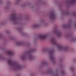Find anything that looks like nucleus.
I'll return each instance as SVG.
<instances>
[{
  "label": "nucleus",
  "instance_id": "nucleus-9",
  "mask_svg": "<svg viewBox=\"0 0 76 76\" xmlns=\"http://www.w3.org/2000/svg\"><path fill=\"white\" fill-rule=\"evenodd\" d=\"M76 3V0H69L67 4H75Z\"/></svg>",
  "mask_w": 76,
  "mask_h": 76
},
{
  "label": "nucleus",
  "instance_id": "nucleus-24",
  "mask_svg": "<svg viewBox=\"0 0 76 76\" xmlns=\"http://www.w3.org/2000/svg\"><path fill=\"white\" fill-rule=\"evenodd\" d=\"M19 31H21V29L20 28H19L18 29Z\"/></svg>",
  "mask_w": 76,
  "mask_h": 76
},
{
  "label": "nucleus",
  "instance_id": "nucleus-12",
  "mask_svg": "<svg viewBox=\"0 0 76 76\" xmlns=\"http://www.w3.org/2000/svg\"><path fill=\"white\" fill-rule=\"evenodd\" d=\"M71 25H72V23H69L66 25L64 24L63 25L62 27L64 28H67V27H69V26H70Z\"/></svg>",
  "mask_w": 76,
  "mask_h": 76
},
{
  "label": "nucleus",
  "instance_id": "nucleus-28",
  "mask_svg": "<svg viewBox=\"0 0 76 76\" xmlns=\"http://www.w3.org/2000/svg\"><path fill=\"white\" fill-rule=\"evenodd\" d=\"M43 20H42L41 21V23H43Z\"/></svg>",
  "mask_w": 76,
  "mask_h": 76
},
{
  "label": "nucleus",
  "instance_id": "nucleus-11",
  "mask_svg": "<svg viewBox=\"0 0 76 76\" xmlns=\"http://www.w3.org/2000/svg\"><path fill=\"white\" fill-rule=\"evenodd\" d=\"M16 44L17 45L21 46V45H23L24 44V43L22 41H20L17 42L16 43Z\"/></svg>",
  "mask_w": 76,
  "mask_h": 76
},
{
  "label": "nucleus",
  "instance_id": "nucleus-26",
  "mask_svg": "<svg viewBox=\"0 0 76 76\" xmlns=\"http://www.w3.org/2000/svg\"><path fill=\"white\" fill-rule=\"evenodd\" d=\"M73 61L74 62H76V59H74L73 60Z\"/></svg>",
  "mask_w": 76,
  "mask_h": 76
},
{
  "label": "nucleus",
  "instance_id": "nucleus-3",
  "mask_svg": "<svg viewBox=\"0 0 76 76\" xmlns=\"http://www.w3.org/2000/svg\"><path fill=\"white\" fill-rule=\"evenodd\" d=\"M20 18L17 16V14L14 13L12 14V16L9 17V20L13 24H16L17 23L18 20H19Z\"/></svg>",
  "mask_w": 76,
  "mask_h": 76
},
{
  "label": "nucleus",
  "instance_id": "nucleus-22",
  "mask_svg": "<svg viewBox=\"0 0 76 76\" xmlns=\"http://www.w3.org/2000/svg\"><path fill=\"white\" fill-rule=\"evenodd\" d=\"M3 37V35L2 34H0V38H1Z\"/></svg>",
  "mask_w": 76,
  "mask_h": 76
},
{
  "label": "nucleus",
  "instance_id": "nucleus-18",
  "mask_svg": "<svg viewBox=\"0 0 76 76\" xmlns=\"http://www.w3.org/2000/svg\"><path fill=\"white\" fill-rule=\"evenodd\" d=\"M19 1H20V0H17L15 2V4H18V3Z\"/></svg>",
  "mask_w": 76,
  "mask_h": 76
},
{
  "label": "nucleus",
  "instance_id": "nucleus-21",
  "mask_svg": "<svg viewBox=\"0 0 76 76\" xmlns=\"http://www.w3.org/2000/svg\"><path fill=\"white\" fill-rule=\"evenodd\" d=\"M76 40V39H72V41H75Z\"/></svg>",
  "mask_w": 76,
  "mask_h": 76
},
{
  "label": "nucleus",
  "instance_id": "nucleus-20",
  "mask_svg": "<svg viewBox=\"0 0 76 76\" xmlns=\"http://www.w3.org/2000/svg\"><path fill=\"white\" fill-rule=\"evenodd\" d=\"M69 14V12H66L64 13V15H68Z\"/></svg>",
  "mask_w": 76,
  "mask_h": 76
},
{
  "label": "nucleus",
  "instance_id": "nucleus-13",
  "mask_svg": "<svg viewBox=\"0 0 76 76\" xmlns=\"http://www.w3.org/2000/svg\"><path fill=\"white\" fill-rule=\"evenodd\" d=\"M51 40L53 44H54V45H56V44H57V42H56V38H52L51 39Z\"/></svg>",
  "mask_w": 76,
  "mask_h": 76
},
{
  "label": "nucleus",
  "instance_id": "nucleus-14",
  "mask_svg": "<svg viewBox=\"0 0 76 76\" xmlns=\"http://www.w3.org/2000/svg\"><path fill=\"white\" fill-rule=\"evenodd\" d=\"M7 54L9 56H14L13 52L11 50H9L8 51Z\"/></svg>",
  "mask_w": 76,
  "mask_h": 76
},
{
  "label": "nucleus",
  "instance_id": "nucleus-25",
  "mask_svg": "<svg viewBox=\"0 0 76 76\" xmlns=\"http://www.w3.org/2000/svg\"><path fill=\"white\" fill-rule=\"evenodd\" d=\"M50 73V72L49 71H48L47 72V73L48 74H49V73Z\"/></svg>",
  "mask_w": 76,
  "mask_h": 76
},
{
  "label": "nucleus",
  "instance_id": "nucleus-8",
  "mask_svg": "<svg viewBox=\"0 0 76 76\" xmlns=\"http://www.w3.org/2000/svg\"><path fill=\"white\" fill-rule=\"evenodd\" d=\"M53 32H54L56 34V37H58V38H60V37H61V33L58 30H53Z\"/></svg>",
  "mask_w": 76,
  "mask_h": 76
},
{
  "label": "nucleus",
  "instance_id": "nucleus-6",
  "mask_svg": "<svg viewBox=\"0 0 76 76\" xmlns=\"http://www.w3.org/2000/svg\"><path fill=\"white\" fill-rule=\"evenodd\" d=\"M56 18H57L56 14L54 12H52L50 13L49 18L50 19V20H54Z\"/></svg>",
  "mask_w": 76,
  "mask_h": 76
},
{
  "label": "nucleus",
  "instance_id": "nucleus-1",
  "mask_svg": "<svg viewBox=\"0 0 76 76\" xmlns=\"http://www.w3.org/2000/svg\"><path fill=\"white\" fill-rule=\"evenodd\" d=\"M21 58L23 60H25L26 59H28L30 60H33L36 59V57L32 55L30 51L25 52L21 57Z\"/></svg>",
  "mask_w": 76,
  "mask_h": 76
},
{
  "label": "nucleus",
  "instance_id": "nucleus-29",
  "mask_svg": "<svg viewBox=\"0 0 76 76\" xmlns=\"http://www.w3.org/2000/svg\"><path fill=\"white\" fill-rule=\"evenodd\" d=\"M62 73H64V72H62Z\"/></svg>",
  "mask_w": 76,
  "mask_h": 76
},
{
  "label": "nucleus",
  "instance_id": "nucleus-19",
  "mask_svg": "<svg viewBox=\"0 0 76 76\" xmlns=\"http://www.w3.org/2000/svg\"><path fill=\"white\" fill-rule=\"evenodd\" d=\"M43 25L45 26L47 25V23H43Z\"/></svg>",
  "mask_w": 76,
  "mask_h": 76
},
{
  "label": "nucleus",
  "instance_id": "nucleus-23",
  "mask_svg": "<svg viewBox=\"0 0 76 76\" xmlns=\"http://www.w3.org/2000/svg\"><path fill=\"white\" fill-rule=\"evenodd\" d=\"M47 51V50H46V49H44V50H43V52H45V51Z\"/></svg>",
  "mask_w": 76,
  "mask_h": 76
},
{
  "label": "nucleus",
  "instance_id": "nucleus-16",
  "mask_svg": "<svg viewBox=\"0 0 76 76\" xmlns=\"http://www.w3.org/2000/svg\"><path fill=\"white\" fill-rule=\"evenodd\" d=\"M69 69L71 70H74V67L73 66H71L69 68Z\"/></svg>",
  "mask_w": 76,
  "mask_h": 76
},
{
  "label": "nucleus",
  "instance_id": "nucleus-10",
  "mask_svg": "<svg viewBox=\"0 0 76 76\" xmlns=\"http://www.w3.org/2000/svg\"><path fill=\"white\" fill-rule=\"evenodd\" d=\"M40 26V24L38 23H36L34 24H33L32 27V28L35 29V28H39Z\"/></svg>",
  "mask_w": 76,
  "mask_h": 76
},
{
  "label": "nucleus",
  "instance_id": "nucleus-5",
  "mask_svg": "<svg viewBox=\"0 0 76 76\" xmlns=\"http://www.w3.org/2000/svg\"><path fill=\"white\" fill-rule=\"evenodd\" d=\"M57 48L58 50H63L65 52H67L69 51V47L67 46L63 47V46L60 44L57 45Z\"/></svg>",
  "mask_w": 76,
  "mask_h": 76
},
{
  "label": "nucleus",
  "instance_id": "nucleus-4",
  "mask_svg": "<svg viewBox=\"0 0 76 76\" xmlns=\"http://www.w3.org/2000/svg\"><path fill=\"white\" fill-rule=\"evenodd\" d=\"M48 54L49 56V59L50 61H54L55 60V58L53 56L54 54V51L53 50H49L48 51Z\"/></svg>",
  "mask_w": 76,
  "mask_h": 76
},
{
  "label": "nucleus",
  "instance_id": "nucleus-7",
  "mask_svg": "<svg viewBox=\"0 0 76 76\" xmlns=\"http://www.w3.org/2000/svg\"><path fill=\"white\" fill-rule=\"evenodd\" d=\"M47 34H40L38 38L40 39L41 40H45L47 38Z\"/></svg>",
  "mask_w": 76,
  "mask_h": 76
},
{
  "label": "nucleus",
  "instance_id": "nucleus-17",
  "mask_svg": "<svg viewBox=\"0 0 76 76\" xmlns=\"http://www.w3.org/2000/svg\"><path fill=\"white\" fill-rule=\"evenodd\" d=\"M4 57L3 56H0V60H4Z\"/></svg>",
  "mask_w": 76,
  "mask_h": 76
},
{
  "label": "nucleus",
  "instance_id": "nucleus-27",
  "mask_svg": "<svg viewBox=\"0 0 76 76\" xmlns=\"http://www.w3.org/2000/svg\"><path fill=\"white\" fill-rule=\"evenodd\" d=\"M0 24L1 25H3V22L1 23H0Z\"/></svg>",
  "mask_w": 76,
  "mask_h": 76
},
{
  "label": "nucleus",
  "instance_id": "nucleus-2",
  "mask_svg": "<svg viewBox=\"0 0 76 76\" xmlns=\"http://www.w3.org/2000/svg\"><path fill=\"white\" fill-rule=\"evenodd\" d=\"M8 63L10 66L14 67L15 69H21L22 68V66L17 61H13L11 60H8Z\"/></svg>",
  "mask_w": 76,
  "mask_h": 76
},
{
  "label": "nucleus",
  "instance_id": "nucleus-15",
  "mask_svg": "<svg viewBox=\"0 0 76 76\" xmlns=\"http://www.w3.org/2000/svg\"><path fill=\"white\" fill-rule=\"evenodd\" d=\"M47 62L46 61H43L40 64L41 66H44L45 65H46Z\"/></svg>",
  "mask_w": 76,
  "mask_h": 76
}]
</instances>
